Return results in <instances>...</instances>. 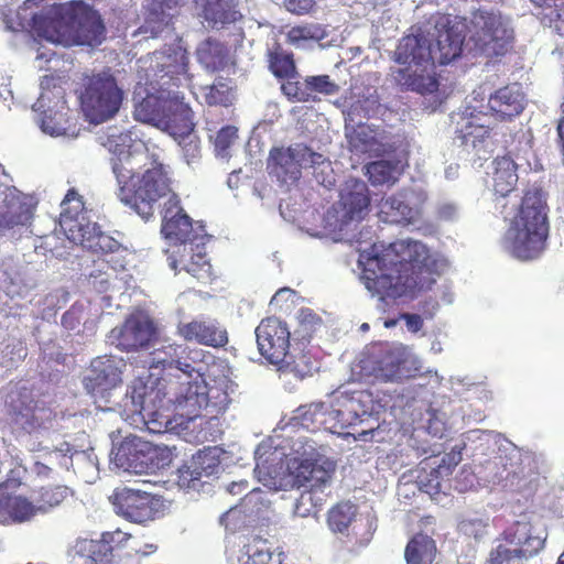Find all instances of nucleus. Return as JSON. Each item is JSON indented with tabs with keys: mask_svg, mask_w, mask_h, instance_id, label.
<instances>
[{
	"mask_svg": "<svg viewBox=\"0 0 564 564\" xmlns=\"http://www.w3.org/2000/svg\"><path fill=\"white\" fill-rule=\"evenodd\" d=\"M102 144L110 152L117 197L144 219L153 216L154 204L171 191L169 166L144 144L132 143L127 133L108 134Z\"/></svg>",
	"mask_w": 564,
	"mask_h": 564,
	"instance_id": "nucleus-1",
	"label": "nucleus"
},
{
	"mask_svg": "<svg viewBox=\"0 0 564 564\" xmlns=\"http://www.w3.org/2000/svg\"><path fill=\"white\" fill-rule=\"evenodd\" d=\"M433 260L420 241L400 240L380 253L366 258L361 278L366 288L383 299H399L408 292L430 288Z\"/></svg>",
	"mask_w": 564,
	"mask_h": 564,
	"instance_id": "nucleus-2",
	"label": "nucleus"
},
{
	"mask_svg": "<svg viewBox=\"0 0 564 564\" xmlns=\"http://www.w3.org/2000/svg\"><path fill=\"white\" fill-rule=\"evenodd\" d=\"M37 36L64 46L96 47L106 40V25L100 13L83 0L52 6L46 13L32 19Z\"/></svg>",
	"mask_w": 564,
	"mask_h": 564,
	"instance_id": "nucleus-3",
	"label": "nucleus"
},
{
	"mask_svg": "<svg viewBox=\"0 0 564 564\" xmlns=\"http://www.w3.org/2000/svg\"><path fill=\"white\" fill-rule=\"evenodd\" d=\"M550 234L549 206L543 191L528 188L503 236L506 250L521 261L538 259Z\"/></svg>",
	"mask_w": 564,
	"mask_h": 564,
	"instance_id": "nucleus-4",
	"label": "nucleus"
},
{
	"mask_svg": "<svg viewBox=\"0 0 564 564\" xmlns=\"http://www.w3.org/2000/svg\"><path fill=\"white\" fill-rule=\"evenodd\" d=\"M401 67L391 68V77L401 90L422 96L435 94L440 88L433 53L423 34L403 36L393 53Z\"/></svg>",
	"mask_w": 564,
	"mask_h": 564,
	"instance_id": "nucleus-5",
	"label": "nucleus"
},
{
	"mask_svg": "<svg viewBox=\"0 0 564 564\" xmlns=\"http://www.w3.org/2000/svg\"><path fill=\"white\" fill-rule=\"evenodd\" d=\"M465 30L468 50L490 58L506 55L514 40L509 19L495 9L475 10Z\"/></svg>",
	"mask_w": 564,
	"mask_h": 564,
	"instance_id": "nucleus-6",
	"label": "nucleus"
},
{
	"mask_svg": "<svg viewBox=\"0 0 564 564\" xmlns=\"http://www.w3.org/2000/svg\"><path fill=\"white\" fill-rule=\"evenodd\" d=\"M123 90L110 69L87 76L80 95L82 107L94 122L112 118L120 109Z\"/></svg>",
	"mask_w": 564,
	"mask_h": 564,
	"instance_id": "nucleus-7",
	"label": "nucleus"
},
{
	"mask_svg": "<svg viewBox=\"0 0 564 564\" xmlns=\"http://www.w3.org/2000/svg\"><path fill=\"white\" fill-rule=\"evenodd\" d=\"M117 466L134 474H152L169 467L173 452L166 445H158L138 436H127L113 452Z\"/></svg>",
	"mask_w": 564,
	"mask_h": 564,
	"instance_id": "nucleus-8",
	"label": "nucleus"
},
{
	"mask_svg": "<svg viewBox=\"0 0 564 564\" xmlns=\"http://www.w3.org/2000/svg\"><path fill=\"white\" fill-rule=\"evenodd\" d=\"M369 398V393L357 391L338 398L332 410H328L323 402L301 406L299 411L302 424L306 427L310 424L313 427H318L327 424L328 420H334L338 422L339 429H347L357 424L362 416L371 413V409L364 404L365 399Z\"/></svg>",
	"mask_w": 564,
	"mask_h": 564,
	"instance_id": "nucleus-9",
	"label": "nucleus"
},
{
	"mask_svg": "<svg viewBox=\"0 0 564 564\" xmlns=\"http://www.w3.org/2000/svg\"><path fill=\"white\" fill-rule=\"evenodd\" d=\"M370 197L361 181L347 182L340 191L339 200L326 214V223L333 231H344L354 221H361L368 214Z\"/></svg>",
	"mask_w": 564,
	"mask_h": 564,
	"instance_id": "nucleus-10",
	"label": "nucleus"
},
{
	"mask_svg": "<svg viewBox=\"0 0 564 564\" xmlns=\"http://www.w3.org/2000/svg\"><path fill=\"white\" fill-rule=\"evenodd\" d=\"M126 367V361L120 357L105 355L94 358L83 378L84 389L95 402L107 401L111 391L122 384Z\"/></svg>",
	"mask_w": 564,
	"mask_h": 564,
	"instance_id": "nucleus-11",
	"label": "nucleus"
},
{
	"mask_svg": "<svg viewBox=\"0 0 564 564\" xmlns=\"http://www.w3.org/2000/svg\"><path fill=\"white\" fill-rule=\"evenodd\" d=\"M230 381L227 378L214 379L213 383L197 378L187 382L185 392L176 400L178 403L185 402L191 406H196L206 412L210 417H217L224 413L229 403Z\"/></svg>",
	"mask_w": 564,
	"mask_h": 564,
	"instance_id": "nucleus-12",
	"label": "nucleus"
},
{
	"mask_svg": "<svg viewBox=\"0 0 564 564\" xmlns=\"http://www.w3.org/2000/svg\"><path fill=\"white\" fill-rule=\"evenodd\" d=\"M491 128L481 111L463 112L457 121L455 140L467 153L487 160L492 152Z\"/></svg>",
	"mask_w": 564,
	"mask_h": 564,
	"instance_id": "nucleus-13",
	"label": "nucleus"
},
{
	"mask_svg": "<svg viewBox=\"0 0 564 564\" xmlns=\"http://www.w3.org/2000/svg\"><path fill=\"white\" fill-rule=\"evenodd\" d=\"M259 352L270 364L276 366L291 365V332L285 322L278 317L263 318L256 328Z\"/></svg>",
	"mask_w": 564,
	"mask_h": 564,
	"instance_id": "nucleus-14",
	"label": "nucleus"
},
{
	"mask_svg": "<svg viewBox=\"0 0 564 564\" xmlns=\"http://www.w3.org/2000/svg\"><path fill=\"white\" fill-rule=\"evenodd\" d=\"M158 327L147 314L138 312L126 317L119 327H115L109 338L122 351H138L150 347L158 338Z\"/></svg>",
	"mask_w": 564,
	"mask_h": 564,
	"instance_id": "nucleus-15",
	"label": "nucleus"
},
{
	"mask_svg": "<svg viewBox=\"0 0 564 564\" xmlns=\"http://www.w3.org/2000/svg\"><path fill=\"white\" fill-rule=\"evenodd\" d=\"M161 232L174 243H193L205 236L203 225L194 227L193 219L181 206L178 197L173 194L164 204Z\"/></svg>",
	"mask_w": 564,
	"mask_h": 564,
	"instance_id": "nucleus-16",
	"label": "nucleus"
},
{
	"mask_svg": "<svg viewBox=\"0 0 564 564\" xmlns=\"http://www.w3.org/2000/svg\"><path fill=\"white\" fill-rule=\"evenodd\" d=\"M466 19L451 15H444L436 22L437 35L435 44L429 42L434 61L441 65H446L460 56L466 35L464 30Z\"/></svg>",
	"mask_w": 564,
	"mask_h": 564,
	"instance_id": "nucleus-17",
	"label": "nucleus"
},
{
	"mask_svg": "<svg viewBox=\"0 0 564 564\" xmlns=\"http://www.w3.org/2000/svg\"><path fill=\"white\" fill-rule=\"evenodd\" d=\"M460 459V453L456 452L424 458L416 470L417 485L431 496L440 494L451 480V476Z\"/></svg>",
	"mask_w": 564,
	"mask_h": 564,
	"instance_id": "nucleus-18",
	"label": "nucleus"
},
{
	"mask_svg": "<svg viewBox=\"0 0 564 564\" xmlns=\"http://www.w3.org/2000/svg\"><path fill=\"white\" fill-rule=\"evenodd\" d=\"M126 397L130 399L133 413H138L147 424H158V429L149 426L150 431L160 432L163 427L159 422L160 410L163 408V397L161 390L149 384L143 378L133 379L127 388ZM169 421H165L164 427Z\"/></svg>",
	"mask_w": 564,
	"mask_h": 564,
	"instance_id": "nucleus-19",
	"label": "nucleus"
},
{
	"mask_svg": "<svg viewBox=\"0 0 564 564\" xmlns=\"http://www.w3.org/2000/svg\"><path fill=\"white\" fill-rule=\"evenodd\" d=\"M110 499L118 514L137 523L153 520L158 511L154 497L140 489L117 488Z\"/></svg>",
	"mask_w": 564,
	"mask_h": 564,
	"instance_id": "nucleus-20",
	"label": "nucleus"
},
{
	"mask_svg": "<svg viewBox=\"0 0 564 564\" xmlns=\"http://www.w3.org/2000/svg\"><path fill=\"white\" fill-rule=\"evenodd\" d=\"M73 239L78 240L84 249L97 257H110L115 268L122 267L124 258L128 257L127 248L113 237L101 231L96 223L79 224L78 235L77 237L73 236Z\"/></svg>",
	"mask_w": 564,
	"mask_h": 564,
	"instance_id": "nucleus-21",
	"label": "nucleus"
},
{
	"mask_svg": "<svg viewBox=\"0 0 564 564\" xmlns=\"http://www.w3.org/2000/svg\"><path fill=\"white\" fill-rule=\"evenodd\" d=\"M177 335L187 343L212 348H224L229 343L226 326L217 318L197 317L177 325Z\"/></svg>",
	"mask_w": 564,
	"mask_h": 564,
	"instance_id": "nucleus-22",
	"label": "nucleus"
},
{
	"mask_svg": "<svg viewBox=\"0 0 564 564\" xmlns=\"http://www.w3.org/2000/svg\"><path fill=\"white\" fill-rule=\"evenodd\" d=\"M308 147L296 144L289 148H272L267 161L270 176L281 184H294L301 177L302 162L306 161Z\"/></svg>",
	"mask_w": 564,
	"mask_h": 564,
	"instance_id": "nucleus-23",
	"label": "nucleus"
},
{
	"mask_svg": "<svg viewBox=\"0 0 564 564\" xmlns=\"http://www.w3.org/2000/svg\"><path fill=\"white\" fill-rule=\"evenodd\" d=\"M156 76L162 80V85L178 86L181 76L191 79L188 74V52L181 45H170L160 52H155Z\"/></svg>",
	"mask_w": 564,
	"mask_h": 564,
	"instance_id": "nucleus-24",
	"label": "nucleus"
},
{
	"mask_svg": "<svg viewBox=\"0 0 564 564\" xmlns=\"http://www.w3.org/2000/svg\"><path fill=\"white\" fill-rule=\"evenodd\" d=\"M499 540L513 545L524 560L535 556L545 546V538L535 535L531 521L525 519L512 522L502 531Z\"/></svg>",
	"mask_w": 564,
	"mask_h": 564,
	"instance_id": "nucleus-25",
	"label": "nucleus"
},
{
	"mask_svg": "<svg viewBox=\"0 0 564 564\" xmlns=\"http://www.w3.org/2000/svg\"><path fill=\"white\" fill-rule=\"evenodd\" d=\"M490 115L498 121H510L524 110V94L518 84L497 89L488 98Z\"/></svg>",
	"mask_w": 564,
	"mask_h": 564,
	"instance_id": "nucleus-26",
	"label": "nucleus"
},
{
	"mask_svg": "<svg viewBox=\"0 0 564 564\" xmlns=\"http://www.w3.org/2000/svg\"><path fill=\"white\" fill-rule=\"evenodd\" d=\"M130 534L121 530L104 532L99 540H86L80 545V552L90 564H111L115 553L130 539Z\"/></svg>",
	"mask_w": 564,
	"mask_h": 564,
	"instance_id": "nucleus-27",
	"label": "nucleus"
},
{
	"mask_svg": "<svg viewBox=\"0 0 564 564\" xmlns=\"http://www.w3.org/2000/svg\"><path fill=\"white\" fill-rule=\"evenodd\" d=\"M156 127L173 138L184 137V134L194 131L193 111L178 97L171 98L165 102L164 115Z\"/></svg>",
	"mask_w": 564,
	"mask_h": 564,
	"instance_id": "nucleus-28",
	"label": "nucleus"
},
{
	"mask_svg": "<svg viewBox=\"0 0 564 564\" xmlns=\"http://www.w3.org/2000/svg\"><path fill=\"white\" fill-rule=\"evenodd\" d=\"M335 473V465L329 460L304 459L296 467L295 481L299 487L328 488Z\"/></svg>",
	"mask_w": 564,
	"mask_h": 564,
	"instance_id": "nucleus-29",
	"label": "nucleus"
},
{
	"mask_svg": "<svg viewBox=\"0 0 564 564\" xmlns=\"http://www.w3.org/2000/svg\"><path fill=\"white\" fill-rule=\"evenodd\" d=\"M199 15L213 28L235 23L241 19L236 0H193Z\"/></svg>",
	"mask_w": 564,
	"mask_h": 564,
	"instance_id": "nucleus-30",
	"label": "nucleus"
},
{
	"mask_svg": "<svg viewBox=\"0 0 564 564\" xmlns=\"http://www.w3.org/2000/svg\"><path fill=\"white\" fill-rule=\"evenodd\" d=\"M35 205L26 197H12L0 213V235L19 227L29 226L33 219Z\"/></svg>",
	"mask_w": 564,
	"mask_h": 564,
	"instance_id": "nucleus-31",
	"label": "nucleus"
},
{
	"mask_svg": "<svg viewBox=\"0 0 564 564\" xmlns=\"http://www.w3.org/2000/svg\"><path fill=\"white\" fill-rule=\"evenodd\" d=\"M417 214L400 195L383 197L378 204V217L387 224H412Z\"/></svg>",
	"mask_w": 564,
	"mask_h": 564,
	"instance_id": "nucleus-32",
	"label": "nucleus"
},
{
	"mask_svg": "<svg viewBox=\"0 0 564 564\" xmlns=\"http://www.w3.org/2000/svg\"><path fill=\"white\" fill-rule=\"evenodd\" d=\"M198 63L208 72H218L228 64V48L217 39L207 37L195 51Z\"/></svg>",
	"mask_w": 564,
	"mask_h": 564,
	"instance_id": "nucleus-33",
	"label": "nucleus"
},
{
	"mask_svg": "<svg viewBox=\"0 0 564 564\" xmlns=\"http://www.w3.org/2000/svg\"><path fill=\"white\" fill-rule=\"evenodd\" d=\"M494 191L501 197L512 192L518 182L517 164L510 156H498L494 161Z\"/></svg>",
	"mask_w": 564,
	"mask_h": 564,
	"instance_id": "nucleus-34",
	"label": "nucleus"
},
{
	"mask_svg": "<svg viewBox=\"0 0 564 564\" xmlns=\"http://www.w3.org/2000/svg\"><path fill=\"white\" fill-rule=\"evenodd\" d=\"M110 257H97L93 261V269L89 272V281L98 292L108 291L111 282L117 279L118 273L126 270L128 260L124 258L122 267L115 268Z\"/></svg>",
	"mask_w": 564,
	"mask_h": 564,
	"instance_id": "nucleus-35",
	"label": "nucleus"
},
{
	"mask_svg": "<svg viewBox=\"0 0 564 564\" xmlns=\"http://www.w3.org/2000/svg\"><path fill=\"white\" fill-rule=\"evenodd\" d=\"M435 554V541L423 533L415 534L409 541L404 552L406 564H432Z\"/></svg>",
	"mask_w": 564,
	"mask_h": 564,
	"instance_id": "nucleus-36",
	"label": "nucleus"
},
{
	"mask_svg": "<svg viewBox=\"0 0 564 564\" xmlns=\"http://www.w3.org/2000/svg\"><path fill=\"white\" fill-rule=\"evenodd\" d=\"M185 351L180 356L178 370L185 375L192 377L194 373L197 378L203 379V376L207 371L208 365L215 360V356L198 347L185 346Z\"/></svg>",
	"mask_w": 564,
	"mask_h": 564,
	"instance_id": "nucleus-37",
	"label": "nucleus"
},
{
	"mask_svg": "<svg viewBox=\"0 0 564 564\" xmlns=\"http://www.w3.org/2000/svg\"><path fill=\"white\" fill-rule=\"evenodd\" d=\"M357 516V506L350 501H340L327 512V524L332 532L347 534Z\"/></svg>",
	"mask_w": 564,
	"mask_h": 564,
	"instance_id": "nucleus-38",
	"label": "nucleus"
},
{
	"mask_svg": "<svg viewBox=\"0 0 564 564\" xmlns=\"http://www.w3.org/2000/svg\"><path fill=\"white\" fill-rule=\"evenodd\" d=\"M69 495V488L63 485L42 486L34 491L33 500L39 513H46L59 506Z\"/></svg>",
	"mask_w": 564,
	"mask_h": 564,
	"instance_id": "nucleus-39",
	"label": "nucleus"
},
{
	"mask_svg": "<svg viewBox=\"0 0 564 564\" xmlns=\"http://www.w3.org/2000/svg\"><path fill=\"white\" fill-rule=\"evenodd\" d=\"M7 524L22 523L30 521L39 512L34 500L31 501L22 496H11L7 494Z\"/></svg>",
	"mask_w": 564,
	"mask_h": 564,
	"instance_id": "nucleus-40",
	"label": "nucleus"
},
{
	"mask_svg": "<svg viewBox=\"0 0 564 564\" xmlns=\"http://www.w3.org/2000/svg\"><path fill=\"white\" fill-rule=\"evenodd\" d=\"M166 101L169 99H162L160 96L147 95L135 105L134 118L141 122H152L158 126L164 115Z\"/></svg>",
	"mask_w": 564,
	"mask_h": 564,
	"instance_id": "nucleus-41",
	"label": "nucleus"
},
{
	"mask_svg": "<svg viewBox=\"0 0 564 564\" xmlns=\"http://www.w3.org/2000/svg\"><path fill=\"white\" fill-rule=\"evenodd\" d=\"M303 491L301 492L295 509L296 512L301 516H310L316 514L322 510L324 503L326 502V498L328 494L325 491L326 488H317V487H303Z\"/></svg>",
	"mask_w": 564,
	"mask_h": 564,
	"instance_id": "nucleus-42",
	"label": "nucleus"
},
{
	"mask_svg": "<svg viewBox=\"0 0 564 564\" xmlns=\"http://www.w3.org/2000/svg\"><path fill=\"white\" fill-rule=\"evenodd\" d=\"M185 351L182 344H164L150 354V367L178 370L180 356Z\"/></svg>",
	"mask_w": 564,
	"mask_h": 564,
	"instance_id": "nucleus-43",
	"label": "nucleus"
},
{
	"mask_svg": "<svg viewBox=\"0 0 564 564\" xmlns=\"http://www.w3.org/2000/svg\"><path fill=\"white\" fill-rule=\"evenodd\" d=\"M367 174L372 185L393 184L399 175L397 162L380 160L367 165Z\"/></svg>",
	"mask_w": 564,
	"mask_h": 564,
	"instance_id": "nucleus-44",
	"label": "nucleus"
},
{
	"mask_svg": "<svg viewBox=\"0 0 564 564\" xmlns=\"http://www.w3.org/2000/svg\"><path fill=\"white\" fill-rule=\"evenodd\" d=\"M327 35L326 30L318 23H306L292 26L286 33L290 44L297 45L304 41H321Z\"/></svg>",
	"mask_w": 564,
	"mask_h": 564,
	"instance_id": "nucleus-45",
	"label": "nucleus"
},
{
	"mask_svg": "<svg viewBox=\"0 0 564 564\" xmlns=\"http://www.w3.org/2000/svg\"><path fill=\"white\" fill-rule=\"evenodd\" d=\"M184 270L199 281L212 279V264L204 248L197 245V251L193 252L189 260L184 263Z\"/></svg>",
	"mask_w": 564,
	"mask_h": 564,
	"instance_id": "nucleus-46",
	"label": "nucleus"
},
{
	"mask_svg": "<svg viewBox=\"0 0 564 564\" xmlns=\"http://www.w3.org/2000/svg\"><path fill=\"white\" fill-rule=\"evenodd\" d=\"M269 68L278 78H290L295 74V63L292 53L276 50L270 53Z\"/></svg>",
	"mask_w": 564,
	"mask_h": 564,
	"instance_id": "nucleus-47",
	"label": "nucleus"
},
{
	"mask_svg": "<svg viewBox=\"0 0 564 564\" xmlns=\"http://www.w3.org/2000/svg\"><path fill=\"white\" fill-rule=\"evenodd\" d=\"M297 329L296 333L302 339H310L323 326L322 317L312 308L302 307L297 312Z\"/></svg>",
	"mask_w": 564,
	"mask_h": 564,
	"instance_id": "nucleus-48",
	"label": "nucleus"
},
{
	"mask_svg": "<svg viewBox=\"0 0 564 564\" xmlns=\"http://www.w3.org/2000/svg\"><path fill=\"white\" fill-rule=\"evenodd\" d=\"M192 462L203 476H210L217 473L220 459L217 447H205L192 457Z\"/></svg>",
	"mask_w": 564,
	"mask_h": 564,
	"instance_id": "nucleus-49",
	"label": "nucleus"
},
{
	"mask_svg": "<svg viewBox=\"0 0 564 564\" xmlns=\"http://www.w3.org/2000/svg\"><path fill=\"white\" fill-rule=\"evenodd\" d=\"M204 97L207 105L223 107L231 106V88L221 79H217L213 85L204 87Z\"/></svg>",
	"mask_w": 564,
	"mask_h": 564,
	"instance_id": "nucleus-50",
	"label": "nucleus"
},
{
	"mask_svg": "<svg viewBox=\"0 0 564 564\" xmlns=\"http://www.w3.org/2000/svg\"><path fill=\"white\" fill-rule=\"evenodd\" d=\"M306 160L312 163L314 167V177L319 184L325 187L334 185L335 180L332 175L333 170L329 161L325 160L322 154L313 152L310 148L308 153L306 154Z\"/></svg>",
	"mask_w": 564,
	"mask_h": 564,
	"instance_id": "nucleus-51",
	"label": "nucleus"
},
{
	"mask_svg": "<svg viewBox=\"0 0 564 564\" xmlns=\"http://www.w3.org/2000/svg\"><path fill=\"white\" fill-rule=\"evenodd\" d=\"M186 0H151L150 15L167 25L172 22L174 12L185 4Z\"/></svg>",
	"mask_w": 564,
	"mask_h": 564,
	"instance_id": "nucleus-52",
	"label": "nucleus"
},
{
	"mask_svg": "<svg viewBox=\"0 0 564 564\" xmlns=\"http://www.w3.org/2000/svg\"><path fill=\"white\" fill-rule=\"evenodd\" d=\"M182 148L183 158L188 165L197 164L200 160V140L193 132L174 138Z\"/></svg>",
	"mask_w": 564,
	"mask_h": 564,
	"instance_id": "nucleus-53",
	"label": "nucleus"
},
{
	"mask_svg": "<svg viewBox=\"0 0 564 564\" xmlns=\"http://www.w3.org/2000/svg\"><path fill=\"white\" fill-rule=\"evenodd\" d=\"M305 82L311 96H314V93L334 95L339 90L338 85L328 75L307 76Z\"/></svg>",
	"mask_w": 564,
	"mask_h": 564,
	"instance_id": "nucleus-54",
	"label": "nucleus"
},
{
	"mask_svg": "<svg viewBox=\"0 0 564 564\" xmlns=\"http://www.w3.org/2000/svg\"><path fill=\"white\" fill-rule=\"evenodd\" d=\"M281 89L283 94L293 101L306 102L315 100V96H311L307 88V83L288 79L282 84Z\"/></svg>",
	"mask_w": 564,
	"mask_h": 564,
	"instance_id": "nucleus-55",
	"label": "nucleus"
},
{
	"mask_svg": "<svg viewBox=\"0 0 564 564\" xmlns=\"http://www.w3.org/2000/svg\"><path fill=\"white\" fill-rule=\"evenodd\" d=\"M516 558L524 560V556L517 550L508 547L506 543H499L490 550L486 564H510Z\"/></svg>",
	"mask_w": 564,
	"mask_h": 564,
	"instance_id": "nucleus-56",
	"label": "nucleus"
},
{
	"mask_svg": "<svg viewBox=\"0 0 564 564\" xmlns=\"http://www.w3.org/2000/svg\"><path fill=\"white\" fill-rule=\"evenodd\" d=\"M62 216L69 219H76L78 215L84 210L83 197L77 193L76 189H68L62 202Z\"/></svg>",
	"mask_w": 564,
	"mask_h": 564,
	"instance_id": "nucleus-57",
	"label": "nucleus"
},
{
	"mask_svg": "<svg viewBox=\"0 0 564 564\" xmlns=\"http://www.w3.org/2000/svg\"><path fill=\"white\" fill-rule=\"evenodd\" d=\"M404 361L393 357H386L380 361L381 377L387 381H399L405 377L403 372Z\"/></svg>",
	"mask_w": 564,
	"mask_h": 564,
	"instance_id": "nucleus-58",
	"label": "nucleus"
},
{
	"mask_svg": "<svg viewBox=\"0 0 564 564\" xmlns=\"http://www.w3.org/2000/svg\"><path fill=\"white\" fill-rule=\"evenodd\" d=\"M248 558L245 564H270L272 553L265 546V542H257L247 547Z\"/></svg>",
	"mask_w": 564,
	"mask_h": 564,
	"instance_id": "nucleus-59",
	"label": "nucleus"
},
{
	"mask_svg": "<svg viewBox=\"0 0 564 564\" xmlns=\"http://www.w3.org/2000/svg\"><path fill=\"white\" fill-rule=\"evenodd\" d=\"M238 138V129L235 126L223 127L216 134L215 148L218 153H226V151L234 144Z\"/></svg>",
	"mask_w": 564,
	"mask_h": 564,
	"instance_id": "nucleus-60",
	"label": "nucleus"
},
{
	"mask_svg": "<svg viewBox=\"0 0 564 564\" xmlns=\"http://www.w3.org/2000/svg\"><path fill=\"white\" fill-rule=\"evenodd\" d=\"M486 528L487 523L481 519H463L458 523L459 532L476 540H479L485 535Z\"/></svg>",
	"mask_w": 564,
	"mask_h": 564,
	"instance_id": "nucleus-61",
	"label": "nucleus"
},
{
	"mask_svg": "<svg viewBox=\"0 0 564 564\" xmlns=\"http://www.w3.org/2000/svg\"><path fill=\"white\" fill-rule=\"evenodd\" d=\"M225 529L231 533L241 530L245 527V514L239 508H231L220 518Z\"/></svg>",
	"mask_w": 564,
	"mask_h": 564,
	"instance_id": "nucleus-62",
	"label": "nucleus"
},
{
	"mask_svg": "<svg viewBox=\"0 0 564 564\" xmlns=\"http://www.w3.org/2000/svg\"><path fill=\"white\" fill-rule=\"evenodd\" d=\"M534 4L542 8H553L555 11V29L560 35L564 36V0H531Z\"/></svg>",
	"mask_w": 564,
	"mask_h": 564,
	"instance_id": "nucleus-63",
	"label": "nucleus"
},
{
	"mask_svg": "<svg viewBox=\"0 0 564 564\" xmlns=\"http://www.w3.org/2000/svg\"><path fill=\"white\" fill-rule=\"evenodd\" d=\"M204 477L192 459L178 468V484L182 487H191L196 480Z\"/></svg>",
	"mask_w": 564,
	"mask_h": 564,
	"instance_id": "nucleus-64",
	"label": "nucleus"
}]
</instances>
